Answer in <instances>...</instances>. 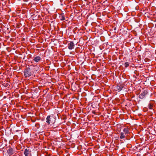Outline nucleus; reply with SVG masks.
I'll return each instance as SVG.
<instances>
[{
	"mask_svg": "<svg viewBox=\"0 0 156 156\" xmlns=\"http://www.w3.org/2000/svg\"><path fill=\"white\" fill-rule=\"evenodd\" d=\"M55 119L52 115L47 116L46 119V122L48 124L52 125L54 124L55 122Z\"/></svg>",
	"mask_w": 156,
	"mask_h": 156,
	"instance_id": "1",
	"label": "nucleus"
},
{
	"mask_svg": "<svg viewBox=\"0 0 156 156\" xmlns=\"http://www.w3.org/2000/svg\"><path fill=\"white\" fill-rule=\"evenodd\" d=\"M24 76L25 77H29L31 75V69L29 68H27L24 71Z\"/></svg>",
	"mask_w": 156,
	"mask_h": 156,
	"instance_id": "2",
	"label": "nucleus"
},
{
	"mask_svg": "<svg viewBox=\"0 0 156 156\" xmlns=\"http://www.w3.org/2000/svg\"><path fill=\"white\" fill-rule=\"evenodd\" d=\"M68 47L69 49L72 50L74 48V45L73 41H70L68 44Z\"/></svg>",
	"mask_w": 156,
	"mask_h": 156,
	"instance_id": "3",
	"label": "nucleus"
},
{
	"mask_svg": "<svg viewBox=\"0 0 156 156\" xmlns=\"http://www.w3.org/2000/svg\"><path fill=\"white\" fill-rule=\"evenodd\" d=\"M147 93V91L144 90L139 96V98L140 99H143L145 97Z\"/></svg>",
	"mask_w": 156,
	"mask_h": 156,
	"instance_id": "4",
	"label": "nucleus"
},
{
	"mask_svg": "<svg viewBox=\"0 0 156 156\" xmlns=\"http://www.w3.org/2000/svg\"><path fill=\"white\" fill-rule=\"evenodd\" d=\"M7 152L9 155L10 156L14 153L15 151L13 149L10 148L7 150Z\"/></svg>",
	"mask_w": 156,
	"mask_h": 156,
	"instance_id": "5",
	"label": "nucleus"
},
{
	"mask_svg": "<svg viewBox=\"0 0 156 156\" xmlns=\"http://www.w3.org/2000/svg\"><path fill=\"white\" fill-rule=\"evenodd\" d=\"M129 129L128 128H125L123 130V131L125 135L128 134L129 133Z\"/></svg>",
	"mask_w": 156,
	"mask_h": 156,
	"instance_id": "6",
	"label": "nucleus"
},
{
	"mask_svg": "<svg viewBox=\"0 0 156 156\" xmlns=\"http://www.w3.org/2000/svg\"><path fill=\"white\" fill-rule=\"evenodd\" d=\"M30 152L29 151L28 149H25L24 151V154L25 156H28L29 153Z\"/></svg>",
	"mask_w": 156,
	"mask_h": 156,
	"instance_id": "7",
	"label": "nucleus"
},
{
	"mask_svg": "<svg viewBox=\"0 0 156 156\" xmlns=\"http://www.w3.org/2000/svg\"><path fill=\"white\" fill-rule=\"evenodd\" d=\"M41 58L39 56H37L35 57L34 59V60L36 62H38L41 60Z\"/></svg>",
	"mask_w": 156,
	"mask_h": 156,
	"instance_id": "8",
	"label": "nucleus"
},
{
	"mask_svg": "<svg viewBox=\"0 0 156 156\" xmlns=\"http://www.w3.org/2000/svg\"><path fill=\"white\" fill-rule=\"evenodd\" d=\"M120 138L121 139H123L125 137V135L122 132L120 133Z\"/></svg>",
	"mask_w": 156,
	"mask_h": 156,
	"instance_id": "9",
	"label": "nucleus"
},
{
	"mask_svg": "<svg viewBox=\"0 0 156 156\" xmlns=\"http://www.w3.org/2000/svg\"><path fill=\"white\" fill-rule=\"evenodd\" d=\"M60 18L61 20H65L64 16L63 14H62L60 16Z\"/></svg>",
	"mask_w": 156,
	"mask_h": 156,
	"instance_id": "10",
	"label": "nucleus"
},
{
	"mask_svg": "<svg viewBox=\"0 0 156 156\" xmlns=\"http://www.w3.org/2000/svg\"><path fill=\"white\" fill-rule=\"evenodd\" d=\"M153 106L152 105H151V103H149L148 106V107L150 109H152Z\"/></svg>",
	"mask_w": 156,
	"mask_h": 156,
	"instance_id": "11",
	"label": "nucleus"
},
{
	"mask_svg": "<svg viewBox=\"0 0 156 156\" xmlns=\"http://www.w3.org/2000/svg\"><path fill=\"white\" fill-rule=\"evenodd\" d=\"M129 64L128 62H126L125 63L124 65L125 67H127L129 66Z\"/></svg>",
	"mask_w": 156,
	"mask_h": 156,
	"instance_id": "12",
	"label": "nucleus"
},
{
	"mask_svg": "<svg viewBox=\"0 0 156 156\" xmlns=\"http://www.w3.org/2000/svg\"><path fill=\"white\" fill-rule=\"evenodd\" d=\"M117 89L115 90L116 91H120L122 89V88H116Z\"/></svg>",
	"mask_w": 156,
	"mask_h": 156,
	"instance_id": "13",
	"label": "nucleus"
},
{
	"mask_svg": "<svg viewBox=\"0 0 156 156\" xmlns=\"http://www.w3.org/2000/svg\"><path fill=\"white\" fill-rule=\"evenodd\" d=\"M76 88H71V90H72L73 91H75Z\"/></svg>",
	"mask_w": 156,
	"mask_h": 156,
	"instance_id": "14",
	"label": "nucleus"
},
{
	"mask_svg": "<svg viewBox=\"0 0 156 156\" xmlns=\"http://www.w3.org/2000/svg\"><path fill=\"white\" fill-rule=\"evenodd\" d=\"M96 93H98V90H96Z\"/></svg>",
	"mask_w": 156,
	"mask_h": 156,
	"instance_id": "15",
	"label": "nucleus"
},
{
	"mask_svg": "<svg viewBox=\"0 0 156 156\" xmlns=\"http://www.w3.org/2000/svg\"><path fill=\"white\" fill-rule=\"evenodd\" d=\"M116 29V28L115 27V28H114V30H115Z\"/></svg>",
	"mask_w": 156,
	"mask_h": 156,
	"instance_id": "16",
	"label": "nucleus"
}]
</instances>
